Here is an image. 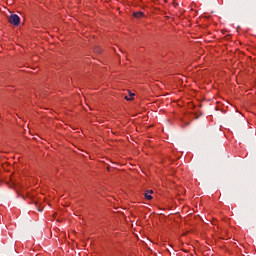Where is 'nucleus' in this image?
I'll return each mask as SVG.
<instances>
[{"label": "nucleus", "mask_w": 256, "mask_h": 256, "mask_svg": "<svg viewBox=\"0 0 256 256\" xmlns=\"http://www.w3.org/2000/svg\"><path fill=\"white\" fill-rule=\"evenodd\" d=\"M8 21L11 23V25L17 27L21 23V18L17 14H12L9 16Z\"/></svg>", "instance_id": "obj_1"}, {"label": "nucleus", "mask_w": 256, "mask_h": 256, "mask_svg": "<svg viewBox=\"0 0 256 256\" xmlns=\"http://www.w3.org/2000/svg\"><path fill=\"white\" fill-rule=\"evenodd\" d=\"M133 17L136 19H141V17H143V12H134Z\"/></svg>", "instance_id": "obj_2"}, {"label": "nucleus", "mask_w": 256, "mask_h": 256, "mask_svg": "<svg viewBox=\"0 0 256 256\" xmlns=\"http://www.w3.org/2000/svg\"><path fill=\"white\" fill-rule=\"evenodd\" d=\"M144 195H145V199H147L148 201H151V199H153V196L149 194V191H146Z\"/></svg>", "instance_id": "obj_3"}, {"label": "nucleus", "mask_w": 256, "mask_h": 256, "mask_svg": "<svg viewBox=\"0 0 256 256\" xmlns=\"http://www.w3.org/2000/svg\"><path fill=\"white\" fill-rule=\"evenodd\" d=\"M135 97V93H130V98L128 96H125L126 101H133V98Z\"/></svg>", "instance_id": "obj_4"}, {"label": "nucleus", "mask_w": 256, "mask_h": 256, "mask_svg": "<svg viewBox=\"0 0 256 256\" xmlns=\"http://www.w3.org/2000/svg\"><path fill=\"white\" fill-rule=\"evenodd\" d=\"M94 51H95V53H97L99 55L101 53V48L99 46H96L94 48Z\"/></svg>", "instance_id": "obj_5"}, {"label": "nucleus", "mask_w": 256, "mask_h": 256, "mask_svg": "<svg viewBox=\"0 0 256 256\" xmlns=\"http://www.w3.org/2000/svg\"><path fill=\"white\" fill-rule=\"evenodd\" d=\"M149 193H150V194H151V193H153V190H150V192H149Z\"/></svg>", "instance_id": "obj_6"}, {"label": "nucleus", "mask_w": 256, "mask_h": 256, "mask_svg": "<svg viewBox=\"0 0 256 256\" xmlns=\"http://www.w3.org/2000/svg\"><path fill=\"white\" fill-rule=\"evenodd\" d=\"M38 211H43V209H39V208H38Z\"/></svg>", "instance_id": "obj_7"}]
</instances>
